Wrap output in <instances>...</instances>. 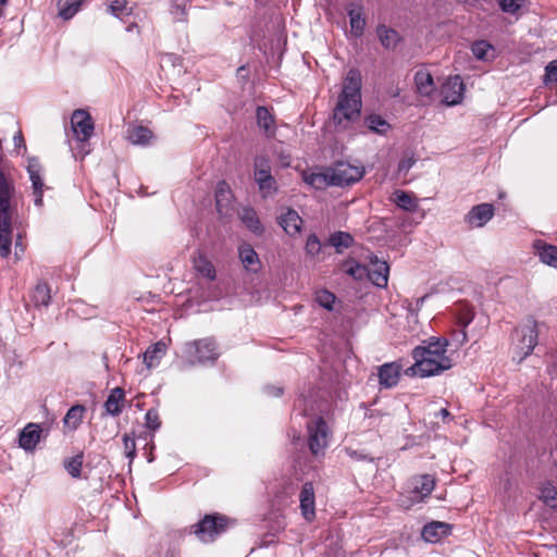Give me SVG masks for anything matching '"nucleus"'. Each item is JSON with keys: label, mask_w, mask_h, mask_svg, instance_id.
<instances>
[{"label": "nucleus", "mask_w": 557, "mask_h": 557, "mask_svg": "<svg viewBox=\"0 0 557 557\" xmlns=\"http://www.w3.org/2000/svg\"><path fill=\"white\" fill-rule=\"evenodd\" d=\"M450 532V525L445 522L433 521L422 530V537L430 543L438 542Z\"/></svg>", "instance_id": "17"}, {"label": "nucleus", "mask_w": 557, "mask_h": 557, "mask_svg": "<svg viewBox=\"0 0 557 557\" xmlns=\"http://www.w3.org/2000/svg\"><path fill=\"white\" fill-rule=\"evenodd\" d=\"M537 322L532 318H528L518 325L512 333L513 358H517L518 362H521L530 356L537 345Z\"/></svg>", "instance_id": "4"}, {"label": "nucleus", "mask_w": 557, "mask_h": 557, "mask_svg": "<svg viewBox=\"0 0 557 557\" xmlns=\"http://www.w3.org/2000/svg\"><path fill=\"white\" fill-rule=\"evenodd\" d=\"M171 14L174 16L176 22H183L186 20V9L182 4L172 5Z\"/></svg>", "instance_id": "53"}, {"label": "nucleus", "mask_w": 557, "mask_h": 557, "mask_svg": "<svg viewBox=\"0 0 557 557\" xmlns=\"http://www.w3.org/2000/svg\"><path fill=\"white\" fill-rule=\"evenodd\" d=\"M40 428L38 424H27L20 435V446L25 450H33L40 438Z\"/></svg>", "instance_id": "18"}, {"label": "nucleus", "mask_w": 557, "mask_h": 557, "mask_svg": "<svg viewBox=\"0 0 557 557\" xmlns=\"http://www.w3.org/2000/svg\"><path fill=\"white\" fill-rule=\"evenodd\" d=\"M315 301L323 308L327 310L333 309V304L335 302V296L333 293L321 289L315 293Z\"/></svg>", "instance_id": "45"}, {"label": "nucleus", "mask_w": 557, "mask_h": 557, "mask_svg": "<svg viewBox=\"0 0 557 557\" xmlns=\"http://www.w3.org/2000/svg\"><path fill=\"white\" fill-rule=\"evenodd\" d=\"M51 299V292L46 283L39 282L32 295L35 306H48Z\"/></svg>", "instance_id": "34"}, {"label": "nucleus", "mask_w": 557, "mask_h": 557, "mask_svg": "<svg viewBox=\"0 0 557 557\" xmlns=\"http://www.w3.org/2000/svg\"><path fill=\"white\" fill-rule=\"evenodd\" d=\"M278 224L290 236L298 235L301 231L302 219L294 209H286L277 216Z\"/></svg>", "instance_id": "15"}, {"label": "nucleus", "mask_w": 557, "mask_h": 557, "mask_svg": "<svg viewBox=\"0 0 557 557\" xmlns=\"http://www.w3.org/2000/svg\"><path fill=\"white\" fill-rule=\"evenodd\" d=\"M239 259L246 270L257 272L260 268V260L257 252L248 244H243L239 247Z\"/></svg>", "instance_id": "24"}, {"label": "nucleus", "mask_w": 557, "mask_h": 557, "mask_svg": "<svg viewBox=\"0 0 557 557\" xmlns=\"http://www.w3.org/2000/svg\"><path fill=\"white\" fill-rule=\"evenodd\" d=\"M540 499L553 509L557 508V488L550 483L545 482L540 488Z\"/></svg>", "instance_id": "32"}, {"label": "nucleus", "mask_w": 557, "mask_h": 557, "mask_svg": "<svg viewBox=\"0 0 557 557\" xmlns=\"http://www.w3.org/2000/svg\"><path fill=\"white\" fill-rule=\"evenodd\" d=\"M230 519L220 515H207L194 525V533L205 543L213 542L221 533L226 531Z\"/></svg>", "instance_id": "6"}, {"label": "nucleus", "mask_w": 557, "mask_h": 557, "mask_svg": "<svg viewBox=\"0 0 557 557\" xmlns=\"http://www.w3.org/2000/svg\"><path fill=\"white\" fill-rule=\"evenodd\" d=\"M494 216V207L491 203L474 206L466 215L465 221L470 227H482Z\"/></svg>", "instance_id": "11"}, {"label": "nucleus", "mask_w": 557, "mask_h": 557, "mask_svg": "<svg viewBox=\"0 0 557 557\" xmlns=\"http://www.w3.org/2000/svg\"><path fill=\"white\" fill-rule=\"evenodd\" d=\"M414 163L416 159L413 158L412 154L405 156L398 164V173L407 174Z\"/></svg>", "instance_id": "52"}, {"label": "nucleus", "mask_w": 557, "mask_h": 557, "mask_svg": "<svg viewBox=\"0 0 557 557\" xmlns=\"http://www.w3.org/2000/svg\"><path fill=\"white\" fill-rule=\"evenodd\" d=\"M183 354L189 364L213 361L219 356L216 344L211 338L186 343L183 348Z\"/></svg>", "instance_id": "5"}, {"label": "nucleus", "mask_w": 557, "mask_h": 557, "mask_svg": "<svg viewBox=\"0 0 557 557\" xmlns=\"http://www.w3.org/2000/svg\"><path fill=\"white\" fill-rule=\"evenodd\" d=\"M123 445L126 457L132 461L136 456V443L134 435L124 434Z\"/></svg>", "instance_id": "49"}, {"label": "nucleus", "mask_w": 557, "mask_h": 557, "mask_svg": "<svg viewBox=\"0 0 557 557\" xmlns=\"http://www.w3.org/2000/svg\"><path fill=\"white\" fill-rule=\"evenodd\" d=\"M267 389L270 395H273L276 397H278L283 394L282 387L269 386Z\"/></svg>", "instance_id": "58"}, {"label": "nucleus", "mask_w": 557, "mask_h": 557, "mask_svg": "<svg viewBox=\"0 0 557 557\" xmlns=\"http://www.w3.org/2000/svg\"><path fill=\"white\" fill-rule=\"evenodd\" d=\"M65 469L73 478H79L83 466V454H78L64 462Z\"/></svg>", "instance_id": "44"}, {"label": "nucleus", "mask_w": 557, "mask_h": 557, "mask_svg": "<svg viewBox=\"0 0 557 557\" xmlns=\"http://www.w3.org/2000/svg\"><path fill=\"white\" fill-rule=\"evenodd\" d=\"M446 338H430L426 346H418L412 350L414 363L405 370L408 376H433L453 367L451 359L446 355Z\"/></svg>", "instance_id": "1"}, {"label": "nucleus", "mask_w": 557, "mask_h": 557, "mask_svg": "<svg viewBox=\"0 0 557 557\" xmlns=\"http://www.w3.org/2000/svg\"><path fill=\"white\" fill-rule=\"evenodd\" d=\"M414 84L417 91L424 97H430L434 92V81L430 72L419 70L414 74Z\"/></svg>", "instance_id": "23"}, {"label": "nucleus", "mask_w": 557, "mask_h": 557, "mask_svg": "<svg viewBox=\"0 0 557 557\" xmlns=\"http://www.w3.org/2000/svg\"><path fill=\"white\" fill-rule=\"evenodd\" d=\"M258 126L263 129L267 136L275 134L274 117L265 107H258L256 110Z\"/></svg>", "instance_id": "26"}, {"label": "nucleus", "mask_w": 557, "mask_h": 557, "mask_svg": "<svg viewBox=\"0 0 557 557\" xmlns=\"http://www.w3.org/2000/svg\"><path fill=\"white\" fill-rule=\"evenodd\" d=\"M321 248H322V245H321L319 238L317 237V235H314V234L309 235L307 238V242H306V246H305L307 255H309L311 257H315L317 255L320 253Z\"/></svg>", "instance_id": "48"}, {"label": "nucleus", "mask_w": 557, "mask_h": 557, "mask_svg": "<svg viewBox=\"0 0 557 557\" xmlns=\"http://www.w3.org/2000/svg\"><path fill=\"white\" fill-rule=\"evenodd\" d=\"M82 0H59V15L64 20H70L79 10Z\"/></svg>", "instance_id": "36"}, {"label": "nucleus", "mask_w": 557, "mask_h": 557, "mask_svg": "<svg viewBox=\"0 0 557 557\" xmlns=\"http://www.w3.org/2000/svg\"><path fill=\"white\" fill-rule=\"evenodd\" d=\"M354 238L350 234L345 232H337L331 235L330 244L334 246L338 252H342L343 249L351 246Z\"/></svg>", "instance_id": "38"}, {"label": "nucleus", "mask_w": 557, "mask_h": 557, "mask_svg": "<svg viewBox=\"0 0 557 557\" xmlns=\"http://www.w3.org/2000/svg\"><path fill=\"white\" fill-rule=\"evenodd\" d=\"M523 0H499L504 12L516 13L522 7Z\"/></svg>", "instance_id": "50"}, {"label": "nucleus", "mask_w": 557, "mask_h": 557, "mask_svg": "<svg viewBox=\"0 0 557 557\" xmlns=\"http://www.w3.org/2000/svg\"><path fill=\"white\" fill-rule=\"evenodd\" d=\"M457 323L466 329L473 320V310L468 305H460L456 312Z\"/></svg>", "instance_id": "42"}, {"label": "nucleus", "mask_w": 557, "mask_h": 557, "mask_svg": "<svg viewBox=\"0 0 557 557\" xmlns=\"http://www.w3.org/2000/svg\"><path fill=\"white\" fill-rule=\"evenodd\" d=\"M194 268L206 278L213 281L215 278V270L212 263L202 255L194 257Z\"/></svg>", "instance_id": "31"}, {"label": "nucleus", "mask_w": 557, "mask_h": 557, "mask_svg": "<svg viewBox=\"0 0 557 557\" xmlns=\"http://www.w3.org/2000/svg\"><path fill=\"white\" fill-rule=\"evenodd\" d=\"M351 32L356 36H361L366 25L364 18L361 16L360 10H350L349 13Z\"/></svg>", "instance_id": "41"}, {"label": "nucleus", "mask_w": 557, "mask_h": 557, "mask_svg": "<svg viewBox=\"0 0 557 557\" xmlns=\"http://www.w3.org/2000/svg\"><path fill=\"white\" fill-rule=\"evenodd\" d=\"M308 445L312 455L323 456L329 445L330 430L323 418L319 417L307 424Z\"/></svg>", "instance_id": "7"}, {"label": "nucleus", "mask_w": 557, "mask_h": 557, "mask_svg": "<svg viewBox=\"0 0 557 557\" xmlns=\"http://www.w3.org/2000/svg\"><path fill=\"white\" fill-rule=\"evenodd\" d=\"M124 398L125 395L123 388H113L104 403L107 413L119 416L123 408Z\"/></svg>", "instance_id": "25"}, {"label": "nucleus", "mask_w": 557, "mask_h": 557, "mask_svg": "<svg viewBox=\"0 0 557 557\" xmlns=\"http://www.w3.org/2000/svg\"><path fill=\"white\" fill-rule=\"evenodd\" d=\"M14 141L16 145H18L20 143H23V137H22L21 133L18 135L14 136Z\"/></svg>", "instance_id": "61"}, {"label": "nucleus", "mask_w": 557, "mask_h": 557, "mask_svg": "<svg viewBox=\"0 0 557 557\" xmlns=\"http://www.w3.org/2000/svg\"><path fill=\"white\" fill-rule=\"evenodd\" d=\"M455 337L460 345L465 344L468 341L466 329L461 327V330L457 331Z\"/></svg>", "instance_id": "55"}, {"label": "nucleus", "mask_w": 557, "mask_h": 557, "mask_svg": "<svg viewBox=\"0 0 557 557\" xmlns=\"http://www.w3.org/2000/svg\"><path fill=\"white\" fill-rule=\"evenodd\" d=\"M393 201L403 210L408 212H414L418 207V200L417 198L407 191L404 190H396L393 194Z\"/></svg>", "instance_id": "29"}, {"label": "nucleus", "mask_w": 557, "mask_h": 557, "mask_svg": "<svg viewBox=\"0 0 557 557\" xmlns=\"http://www.w3.org/2000/svg\"><path fill=\"white\" fill-rule=\"evenodd\" d=\"M502 485L506 492L510 491L513 486V481L509 474H506L505 478L502 480Z\"/></svg>", "instance_id": "56"}, {"label": "nucleus", "mask_w": 557, "mask_h": 557, "mask_svg": "<svg viewBox=\"0 0 557 557\" xmlns=\"http://www.w3.org/2000/svg\"><path fill=\"white\" fill-rule=\"evenodd\" d=\"M435 486V480L433 476L429 474L420 475L414 480L413 490H412V498L414 500H422L424 497L429 496Z\"/></svg>", "instance_id": "19"}, {"label": "nucleus", "mask_w": 557, "mask_h": 557, "mask_svg": "<svg viewBox=\"0 0 557 557\" xmlns=\"http://www.w3.org/2000/svg\"><path fill=\"white\" fill-rule=\"evenodd\" d=\"M401 367L395 362L385 363L379 368V382L385 388L395 386L400 377Z\"/></svg>", "instance_id": "16"}, {"label": "nucleus", "mask_w": 557, "mask_h": 557, "mask_svg": "<svg viewBox=\"0 0 557 557\" xmlns=\"http://www.w3.org/2000/svg\"><path fill=\"white\" fill-rule=\"evenodd\" d=\"M345 272L355 280H363L367 277L368 268L355 261H349L345 264Z\"/></svg>", "instance_id": "43"}, {"label": "nucleus", "mask_w": 557, "mask_h": 557, "mask_svg": "<svg viewBox=\"0 0 557 557\" xmlns=\"http://www.w3.org/2000/svg\"><path fill=\"white\" fill-rule=\"evenodd\" d=\"M108 11L120 18L124 15H129L133 12L132 8L127 5L126 0H109Z\"/></svg>", "instance_id": "40"}, {"label": "nucleus", "mask_w": 557, "mask_h": 557, "mask_svg": "<svg viewBox=\"0 0 557 557\" xmlns=\"http://www.w3.org/2000/svg\"><path fill=\"white\" fill-rule=\"evenodd\" d=\"M23 252H24V247L22 244V238H21V236H18L16 239V243H15V256L18 258L20 253H23Z\"/></svg>", "instance_id": "57"}, {"label": "nucleus", "mask_w": 557, "mask_h": 557, "mask_svg": "<svg viewBox=\"0 0 557 557\" xmlns=\"http://www.w3.org/2000/svg\"><path fill=\"white\" fill-rule=\"evenodd\" d=\"M271 174L270 160L265 156H258L255 159V176Z\"/></svg>", "instance_id": "46"}, {"label": "nucleus", "mask_w": 557, "mask_h": 557, "mask_svg": "<svg viewBox=\"0 0 557 557\" xmlns=\"http://www.w3.org/2000/svg\"><path fill=\"white\" fill-rule=\"evenodd\" d=\"M126 138L133 145L147 146L151 143L153 134L146 126L135 125L128 127Z\"/></svg>", "instance_id": "20"}, {"label": "nucleus", "mask_w": 557, "mask_h": 557, "mask_svg": "<svg viewBox=\"0 0 557 557\" xmlns=\"http://www.w3.org/2000/svg\"><path fill=\"white\" fill-rule=\"evenodd\" d=\"M146 425L148 429L157 430L160 426L159 414L156 410L149 409L146 412Z\"/></svg>", "instance_id": "51"}, {"label": "nucleus", "mask_w": 557, "mask_h": 557, "mask_svg": "<svg viewBox=\"0 0 557 557\" xmlns=\"http://www.w3.org/2000/svg\"><path fill=\"white\" fill-rule=\"evenodd\" d=\"M332 186H346L354 184L362 178L364 169L362 166L351 165L346 162H337L329 168Z\"/></svg>", "instance_id": "8"}, {"label": "nucleus", "mask_w": 557, "mask_h": 557, "mask_svg": "<svg viewBox=\"0 0 557 557\" xmlns=\"http://www.w3.org/2000/svg\"><path fill=\"white\" fill-rule=\"evenodd\" d=\"M437 414L441 416L444 420L450 418V413L446 408L441 409Z\"/></svg>", "instance_id": "59"}, {"label": "nucleus", "mask_w": 557, "mask_h": 557, "mask_svg": "<svg viewBox=\"0 0 557 557\" xmlns=\"http://www.w3.org/2000/svg\"><path fill=\"white\" fill-rule=\"evenodd\" d=\"M240 219L246 224V226L256 234H260L262 232V227L260 221L257 216V213L251 208H244L240 212Z\"/></svg>", "instance_id": "35"}, {"label": "nucleus", "mask_w": 557, "mask_h": 557, "mask_svg": "<svg viewBox=\"0 0 557 557\" xmlns=\"http://www.w3.org/2000/svg\"><path fill=\"white\" fill-rule=\"evenodd\" d=\"M555 552H556V556H557V545L555 546Z\"/></svg>", "instance_id": "63"}, {"label": "nucleus", "mask_w": 557, "mask_h": 557, "mask_svg": "<svg viewBox=\"0 0 557 557\" xmlns=\"http://www.w3.org/2000/svg\"><path fill=\"white\" fill-rule=\"evenodd\" d=\"M329 176H330V171H329V169H326L322 173H304V181L308 185H310L317 189H323L327 186H332L331 178Z\"/></svg>", "instance_id": "30"}, {"label": "nucleus", "mask_w": 557, "mask_h": 557, "mask_svg": "<svg viewBox=\"0 0 557 557\" xmlns=\"http://www.w3.org/2000/svg\"><path fill=\"white\" fill-rule=\"evenodd\" d=\"M72 129L79 141H87L94 133V122L90 114L82 109L73 112L71 117Z\"/></svg>", "instance_id": "9"}, {"label": "nucleus", "mask_w": 557, "mask_h": 557, "mask_svg": "<svg viewBox=\"0 0 557 557\" xmlns=\"http://www.w3.org/2000/svg\"><path fill=\"white\" fill-rule=\"evenodd\" d=\"M389 267L387 262L381 261L377 257L370 258L367 277L377 287H385L388 282Z\"/></svg>", "instance_id": "12"}, {"label": "nucleus", "mask_w": 557, "mask_h": 557, "mask_svg": "<svg viewBox=\"0 0 557 557\" xmlns=\"http://www.w3.org/2000/svg\"><path fill=\"white\" fill-rule=\"evenodd\" d=\"M366 125L369 129L377 134H386V132L391 128V125L384 120L381 115L371 114L366 117Z\"/></svg>", "instance_id": "37"}, {"label": "nucleus", "mask_w": 557, "mask_h": 557, "mask_svg": "<svg viewBox=\"0 0 557 557\" xmlns=\"http://www.w3.org/2000/svg\"><path fill=\"white\" fill-rule=\"evenodd\" d=\"M166 346L162 342H158L150 346L144 354V362L148 369L159 364L162 357L165 355Z\"/></svg>", "instance_id": "27"}, {"label": "nucleus", "mask_w": 557, "mask_h": 557, "mask_svg": "<svg viewBox=\"0 0 557 557\" xmlns=\"http://www.w3.org/2000/svg\"><path fill=\"white\" fill-rule=\"evenodd\" d=\"M465 85L460 76L449 77L442 86L443 102L447 106H456L461 102Z\"/></svg>", "instance_id": "10"}, {"label": "nucleus", "mask_w": 557, "mask_h": 557, "mask_svg": "<svg viewBox=\"0 0 557 557\" xmlns=\"http://www.w3.org/2000/svg\"><path fill=\"white\" fill-rule=\"evenodd\" d=\"M215 207L221 218H228L233 213L232 194L225 182H219L215 190Z\"/></svg>", "instance_id": "13"}, {"label": "nucleus", "mask_w": 557, "mask_h": 557, "mask_svg": "<svg viewBox=\"0 0 557 557\" xmlns=\"http://www.w3.org/2000/svg\"><path fill=\"white\" fill-rule=\"evenodd\" d=\"M492 49V46L484 40L476 41L472 45V52L479 60L487 59V52Z\"/></svg>", "instance_id": "47"}, {"label": "nucleus", "mask_w": 557, "mask_h": 557, "mask_svg": "<svg viewBox=\"0 0 557 557\" xmlns=\"http://www.w3.org/2000/svg\"><path fill=\"white\" fill-rule=\"evenodd\" d=\"M84 411L85 407L82 405L72 406L63 419L64 424L73 430L77 429L83 421Z\"/></svg>", "instance_id": "33"}, {"label": "nucleus", "mask_w": 557, "mask_h": 557, "mask_svg": "<svg viewBox=\"0 0 557 557\" xmlns=\"http://www.w3.org/2000/svg\"><path fill=\"white\" fill-rule=\"evenodd\" d=\"M5 4V0H0V16L2 15V7Z\"/></svg>", "instance_id": "62"}, {"label": "nucleus", "mask_w": 557, "mask_h": 557, "mask_svg": "<svg viewBox=\"0 0 557 557\" xmlns=\"http://www.w3.org/2000/svg\"><path fill=\"white\" fill-rule=\"evenodd\" d=\"M13 186L0 171V255L8 257L11 251V208Z\"/></svg>", "instance_id": "3"}, {"label": "nucleus", "mask_w": 557, "mask_h": 557, "mask_svg": "<svg viewBox=\"0 0 557 557\" xmlns=\"http://www.w3.org/2000/svg\"><path fill=\"white\" fill-rule=\"evenodd\" d=\"M281 163L283 166H288L289 165V157H282Z\"/></svg>", "instance_id": "60"}, {"label": "nucleus", "mask_w": 557, "mask_h": 557, "mask_svg": "<svg viewBox=\"0 0 557 557\" xmlns=\"http://www.w3.org/2000/svg\"><path fill=\"white\" fill-rule=\"evenodd\" d=\"M27 170L29 173V178L32 181L34 194L36 196L35 203L36 206H41L44 182L40 176V166L37 162L32 161L29 162Z\"/></svg>", "instance_id": "22"}, {"label": "nucleus", "mask_w": 557, "mask_h": 557, "mask_svg": "<svg viewBox=\"0 0 557 557\" xmlns=\"http://www.w3.org/2000/svg\"><path fill=\"white\" fill-rule=\"evenodd\" d=\"M361 74L351 69L347 73L342 92L333 111V123L338 129H346L359 117L361 110Z\"/></svg>", "instance_id": "2"}, {"label": "nucleus", "mask_w": 557, "mask_h": 557, "mask_svg": "<svg viewBox=\"0 0 557 557\" xmlns=\"http://www.w3.org/2000/svg\"><path fill=\"white\" fill-rule=\"evenodd\" d=\"M255 180L264 196L272 195L276 190V182L271 174L258 175Z\"/></svg>", "instance_id": "39"}, {"label": "nucleus", "mask_w": 557, "mask_h": 557, "mask_svg": "<svg viewBox=\"0 0 557 557\" xmlns=\"http://www.w3.org/2000/svg\"><path fill=\"white\" fill-rule=\"evenodd\" d=\"M376 35L381 41V44L386 49H395L398 42L400 41L399 34L385 25H380L376 28Z\"/></svg>", "instance_id": "28"}, {"label": "nucleus", "mask_w": 557, "mask_h": 557, "mask_svg": "<svg viewBox=\"0 0 557 557\" xmlns=\"http://www.w3.org/2000/svg\"><path fill=\"white\" fill-rule=\"evenodd\" d=\"M300 509L304 518L307 521H312L315 517V497H314V487L311 482H306L302 485L300 495Z\"/></svg>", "instance_id": "14"}, {"label": "nucleus", "mask_w": 557, "mask_h": 557, "mask_svg": "<svg viewBox=\"0 0 557 557\" xmlns=\"http://www.w3.org/2000/svg\"><path fill=\"white\" fill-rule=\"evenodd\" d=\"M534 249L540 260L549 265L557 268V247L553 245L545 244L541 240H536L534 243Z\"/></svg>", "instance_id": "21"}, {"label": "nucleus", "mask_w": 557, "mask_h": 557, "mask_svg": "<svg viewBox=\"0 0 557 557\" xmlns=\"http://www.w3.org/2000/svg\"><path fill=\"white\" fill-rule=\"evenodd\" d=\"M545 81L557 82V61H552L546 66Z\"/></svg>", "instance_id": "54"}]
</instances>
